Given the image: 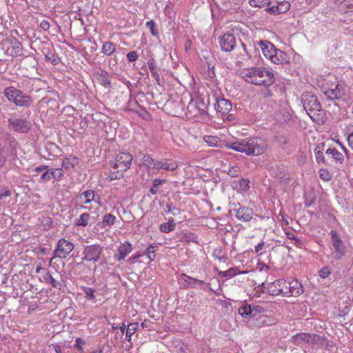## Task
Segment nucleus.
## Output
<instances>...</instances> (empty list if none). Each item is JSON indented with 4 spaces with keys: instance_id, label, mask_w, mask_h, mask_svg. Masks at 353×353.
I'll list each match as a JSON object with an SVG mask.
<instances>
[{
    "instance_id": "nucleus-1",
    "label": "nucleus",
    "mask_w": 353,
    "mask_h": 353,
    "mask_svg": "<svg viewBox=\"0 0 353 353\" xmlns=\"http://www.w3.org/2000/svg\"><path fill=\"white\" fill-rule=\"evenodd\" d=\"M243 78L247 82L256 85L268 87L274 82V74L263 67H254L242 72Z\"/></svg>"
},
{
    "instance_id": "nucleus-2",
    "label": "nucleus",
    "mask_w": 353,
    "mask_h": 353,
    "mask_svg": "<svg viewBox=\"0 0 353 353\" xmlns=\"http://www.w3.org/2000/svg\"><path fill=\"white\" fill-rule=\"evenodd\" d=\"M226 147L236 152H245L248 155L258 156L263 154L267 148L265 142L259 138H253L241 141L226 143Z\"/></svg>"
},
{
    "instance_id": "nucleus-3",
    "label": "nucleus",
    "mask_w": 353,
    "mask_h": 353,
    "mask_svg": "<svg viewBox=\"0 0 353 353\" xmlns=\"http://www.w3.org/2000/svg\"><path fill=\"white\" fill-rule=\"evenodd\" d=\"M132 156L129 152H119L110 162V172L108 179L110 181L119 179L123 177V172L130 168Z\"/></svg>"
},
{
    "instance_id": "nucleus-4",
    "label": "nucleus",
    "mask_w": 353,
    "mask_h": 353,
    "mask_svg": "<svg viewBox=\"0 0 353 353\" xmlns=\"http://www.w3.org/2000/svg\"><path fill=\"white\" fill-rule=\"evenodd\" d=\"M301 103L311 118L313 117L312 114L315 115L316 112L321 111V105L316 96L312 92H304L301 96Z\"/></svg>"
},
{
    "instance_id": "nucleus-5",
    "label": "nucleus",
    "mask_w": 353,
    "mask_h": 353,
    "mask_svg": "<svg viewBox=\"0 0 353 353\" xmlns=\"http://www.w3.org/2000/svg\"><path fill=\"white\" fill-rule=\"evenodd\" d=\"M246 319H248L247 326L250 329L271 326L276 323V320L273 316L265 314L246 318Z\"/></svg>"
},
{
    "instance_id": "nucleus-6",
    "label": "nucleus",
    "mask_w": 353,
    "mask_h": 353,
    "mask_svg": "<svg viewBox=\"0 0 353 353\" xmlns=\"http://www.w3.org/2000/svg\"><path fill=\"white\" fill-rule=\"evenodd\" d=\"M103 252V247L100 245L93 244L87 245L83 251L82 259L86 261L96 263L101 259V256Z\"/></svg>"
},
{
    "instance_id": "nucleus-7",
    "label": "nucleus",
    "mask_w": 353,
    "mask_h": 353,
    "mask_svg": "<svg viewBox=\"0 0 353 353\" xmlns=\"http://www.w3.org/2000/svg\"><path fill=\"white\" fill-rule=\"evenodd\" d=\"M264 312L265 309L262 306L248 303H243L238 310V313L244 319L262 315L261 313Z\"/></svg>"
},
{
    "instance_id": "nucleus-8",
    "label": "nucleus",
    "mask_w": 353,
    "mask_h": 353,
    "mask_svg": "<svg viewBox=\"0 0 353 353\" xmlns=\"http://www.w3.org/2000/svg\"><path fill=\"white\" fill-rule=\"evenodd\" d=\"M216 110L222 114H228L232 108V103L223 97H220L215 92H212V99Z\"/></svg>"
},
{
    "instance_id": "nucleus-9",
    "label": "nucleus",
    "mask_w": 353,
    "mask_h": 353,
    "mask_svg": "<svg viewBox=\"0 0 353 353\" xmlns=\"http://www.w3.org/2000/svg\"><path fill=\"white\" fill-rule=\"evenodd\" d=\"M74 249V245L64 239H60L54 251V257L65 258Z\"/></svg>"
},
{
    "instance_id": "nucleus-10",
    "label": "nucleus",
    "mask_w": 353,
    "mask_h": 353,
    "mask_svg": "<svg viewBox=\"0 0 353 353\" xmlns=\"http://www.w3.org/2000/svg\"><path fill=\"white\" fill-rule=\"evenodd\" d=\"M219 43L222 51L230 52L236 46V41L232 34L225 33L219 38Z\"/></svg>"
},
{
    "instance_id": "nucleus-11",
    "label": "nucleus",
    "mask_w": 353,
    "mask_h": 353,
    "mask_svg": "<svg viewBox=\"0 0 353 353\" xmlns=\"http://www.w3.org/2000/svg\"><path fill=\"white\" fill-rule=\"evenodd\" d=\"M8 123L14 131L20 133L27 132L32 125L30 121L21 119H10Z\"/></svg>"
},
{
    "instance_id": "nucleus-12",
    "label": "nucleus",
    "mask_w": 353,
    "mask_h": 353,
    "mask_svg": "<svg viewBox=\"0 0 353 353\" xmlns=\"http://www.w3.org/2000/svg\"><path fill=\"white\" fill-rule=\"evenodd\" d=\"M283 284H285V280L279 279L268 283L267 288L265 286V283H263L261 286L264 288H267V292L270 295L277 296L283 292Z\"/></svg>"
},
{
    "instance_id": "nucleus-13",
    "label": "nucleus",
    "mask_w": 353,
    "mask_h": 353,
    "mask_svg": "<svg viewBox=\"0 0 353 353\" xmlns=\"http://www.w3.org/2000/svg\"><path fill=\"white\" fill-rule=\"evenodd\" d=\"M303 292L302 284L296 279L289 281L288 292H285V296H299Z\"/></svg>"
},
{
    "instance_id": "nucleus-14",
    "label": "nucleus",
    "mask_w": 353,
    "mask_h": 353,
    "mask_svg": "<svg viewBox=\"0 0 353 353\" xmlns=\"http://www.w3.org/2000/svg\"><path fill=\"white\" fill-rule=\"evenodd\" d=\"M254 215L252 209L240 206L236 210V217L242 221L248 222L250 221Z\"/></svg>"
},
{
    "instance_id": "nucleus-15",
    "label": "nucleus",
    "mask_w": 353,
    "mask_h": 353,
    "mask_svg": "<svg viewBox=\"0 0 353 353\" xmlns=\"http://www.w3.org/2000/svg\"><path fill=\"white\" fill-rule=\"evenodd\" d=\"M316 337H319L316 334H310L309 333H299L292 337V343L296 345L302 344L303 342L310 343L313 342Z\"/></svg>"
},
{
    "instance_id": "nucleus-16",
    "label": "nucleus",
    "mask_w": 353,
    "mask_h": 353,
    "mask_svg": "<svg viewBox=\"0 0 353 353\" xmlns=\"http://www.w3.org/2000/svg\"><path fill=\"white\" fill-rule=\"evenodd\" d=\"M258 46L261 48L263 55L268 59H270L276 49L275 46L268 41L261 40L258 42Z\"/></svg>"
},
{
    "instance_id": "nucleus-17",
    "label": "nucleus",
    "mask_w": 353,
    "mask_h": 353,
    "mask_svg": "<svg viewBox=\"0 0 353 353\" xmlns=\"http://www.w3.org/2000/svg\"><path fill=\"white\" fill-rule=\"evenodd\" d=\"M270 60L275 64H284L288 62V57L284 51L276 48Z\"/></svg>"
},
{
    "instance_id": "nucleus-18",
    "label": "nucleus",
    "mask_w": 353,
    "mask_h": 353,
    "mask_svg": "<svg viewBox=\"0 0 353 353\" xmlns=\"http://www.w3.org/2000/svg\"><path fill=\"white\" fill-rule=\"evenodd\" d=\"M132 250V248L131 244L128 241H125L119 247V254L115 255V258L117 261L123 260L130 252H131Z\"/></svg>"
},
{
    "instance_id": "nucleus-19",
    "label": "nucleus",
    "mask_w": 353,
    "mask_h": 353,
    "mask_svg": "<svg viewBox=\"0 0 353 353\" xmlns=\"http://www.w3.org/2000/svg\"><path fill=\"white\" fill-rule=\"evenodd\" d=\"M32 103L33 101L31 97L23 94V92L21 91V94H19L17 97L14 104L17 106L28 108L32 104Z\"/></svg>"
},
{
    "instance_id": "nucleus-20",
    "label": "nucleus",
    "mask_w": 353,
    "mask_h": 353,
    "mask_svg": "<svg viewBox=\"0 0 353 353\" xmlns=\"http://www.w3.org/2000/svg\"><path fill=\"white\" fill-rule=\"evenodd\" d=\"M334 249V258L336 260L341 259L345 254V246L342 241L332 243Z\"/></svg>"
},
{
    "instance_id": "nucleus-21",
    "label": "nucleus",
    "mask_w": 353,
    "mask_h": 353,
    "mask_svg": "<svg viewBox=\"0 0 353 353\" xmlns=\"http://www.w3.org/2000/svg\"><path fill=\"white\" fill-rule=\"evenodd\" d=\"M325 94L327 99L332 100L335 99H340L343 96V91L339 88V85H336L333 89H328L325 91Z\"/></svg>"
},
{
    "instance_id": "nucleus-22",
    "label": "nucleus",
    "mask_w": 353,
    "mask_h": 353,
    "mask_svg": "<svg viewBox=\"0 0 353 353\" xmlns=\"http://www.w3.org/2000/svg\"><path fill=\"white\" fill-rule=\"evenodd\" d=\"M148 65L152 77L155 79L157 83L160 85V75L158 73L157 63L153 57L148 59Z\"/></svg>"
},
{
    "instance_id": "nucleus-23",
    "label": "nucleus",
    "mask_w": 353,
    "mask_h": 353,
    "mask_svg": "<svg viewBox=\"0 0 353 353\" xmlns=\"http://www.w3.org/2000/svg\"><path fill=\"white\" fill-rule=\"evenodd\" d=\"M5 94L9 101L15 103L17 97L21 94V90L10 87L5 90Z\"/></svg>"
},
{
    "instance_id": "nucleus-24",
    "label": "nucleus",
    "mask_w": 353,
    "mask_h": 353,
    "mask_svg": "<svg viewBox=\"0 0 353 353\" xmlns=\"http://www.w3.org/2000/svg\"><path fill=\"white\" fill-rule=\"evenodd\" d=\"M117 45L110 42H105L102 46L101 52L105 55L110 56L116 50Z\"/></svg>"
},
{
    "instance_id": "nucleus-25",
    "label": "nucleus",
    "mask_w": 353,
    "mask_h": 353,
    "mask_svg": "<svg viewBox=\"0 0 353 353\" xmlns=\"http://www.w3.org/2000/svg\"><path fill=\"white\" fill-rule=\"evenodd\" d=\"M79 199H84L83 203H89L95 199L94 192L92 190L84 191L79 196Z\"/></svg>"
},
{
    "instance_id": "nucleus-26",
    "label": "nucleus",
    "mask_w": 353,
    "mask_h": 353,
    "mask_svg": "<svg viewBox=\"0 0 353 353\" xmlns=\"http://www.w3.org/2000/svg\"><path fill=\"white\" fill-rule=\"evenodd\" d=\"M176 224L174 219L172 218L169 219L167 223H163L160 225L159 230L164 233H169L175 229Z\"/></svg>"
},
{
    "instance_id": "nucleus-27",
    "label": "nucleus",
    "mask_w": 353,
    "mask_h": 353,
    "mask_svg": "<svg viewBox=\"0 0 353 353\" xmlns=\"http://www.w3.org/2000/svg\"><path fill=\"white\" fill-rule=\"evenodd\" d=\"M139 327L138 323H130L125 330V339L130 341L131 336L137 332Z\"/></svg>"
},
{
    "instance_id": "nucleus-28",
    "label": "nucleus",
    "mask_w": 353,
    "mask_h": 353,
    "mask_svg": "<svg viewBox=\"0 0 353 353\" xmlns=\"http://www.w3.org/2000/svg\"><path fill=\"white\" fill-rule=\"evenodd\" d=\"M238 4V0H219L221 9L224 11L231 9L233 6Z\"/></svg>"
},
{
    "instance_id": "nucleus-29",
    "label": "nucleus",
    "mask_w": 353,
    "mask_h": 353,
    "mask_svg": "<svg viewBox=\"0 0 353 353\" xmlns=\"http://www.w3.org/2000/svg\"><path fill=\"white\" fill-rule=\"evenodd\" d=\"M250 181L248 179L241 178L236 185V188L241 192H246L249 188Z\"/></svg>"
},
{
    "instance_id": "nucleus-30",
    "label": "nucleus",
    "mask_w": 353,
    "mask_h": 353,
    "mask_svg": "<svg viewBox=\"0 0 353 353\" xmlns=\"http://www.w3.org/2000/svg\"><path fill=\"white\" fill-rule=\"evenodd\" d=\"M12 52V56H18L20 55L22 50V46L21 43L16 39H13L11 40Z\"/></svg>"
},
{
    "instance_id": "nucleus-31",
    "label": "nucleus",
    "mask_w": 353,
    "mask_h": 353,
    "mask_svg": "<svg viewBox=\"0 0 353 353\" xmlns=\"http://www.w3.org/2000/svg\"><path fill=\"white\" fill-rule=\"evenodd\" d=\"M326 154L327 157L331 155L336 161L341 162L343 160V154L335 148H328L326 151Z\"/></svg>"
},
{
    "instance_id": "nucleus-32",
    "label": "nucleus",
    "mask_w": 353,
    "mask_h": 353,
    "mask_svg": "<svg viewBox=\"0 0 353 353\" xmlns=\"http://www.w3.org/2000/svg\"><path fill=\"white\" fill-rule=\"evenodd\" d=\"M45 280L47 283H49L50 284H51V285L53 287V288H57L59 290H61L63 285L61 282L57 281L56 279H54L52 276L51 274H49V272H48L46 274V276L45 277Z\"/></svg>"
},
{
    "instance_id": "nucleus-33",
    "label": "nucleus",
    "mask_w": 353,
    "mask_h": 353,
    "mask_svg": "<svg viewBox=\"0 0 353 353\" xmlns=\"http://www.w3.org/2000/svg\"><path fill=\"white\" fill-rule=\"evenodd\" d=\"M178 168V163L171 159H166L163 161V169L173 171Z\"/></svg>"
},
{
    "instance_id": "nucleus-34",
    "label": "nucleus",
    "mask_w": 353,
    "mask_h": 353,
    "mask_svg": "<svg viewBox=\"0 0 353 353\" xmlns=\"http://www.w3.org/2000/svg\"><path fill=\"white\" fill-rule=\"evenodd\" d=\"M90 216L88 213H83L77 220L76 225L85 227L89 223Z\"/></svg>"
},
{
    "instance_id": "nucleus-35",
    "label": "nucleus",
    "mask_w": 353,
    "mask_h": 353,
    "mask_svg": "<svg viewBox=\"0 0 353 353\" xmlns=\"http://www.w3.org/2000/svg\"><path fill=\"white\" fill-rule=\"evenodd\" d=\"M220 277L230 279L237 274V269L230 268L226 271H220L218 273Z\"/></svg>"
},
{
    "instance_id": "nucleus-36",
    "label": "nucleus",
    "mask_w": 353,
    "mask_h": 353,
    "mask_svg": "<svg viewBox=\"0 0 353 353\" xmlns=\"http://www.w3.org/2000/svg\"><path fill=\"white\" fill-rule=\"evenodd\" d=\"M287 237L294 241V245L299 248H303V242L292 232H286Z\"/></svg>"
},
{
    "instance_id": "nucleus-37",
    "label": "nucleus",
    "mask_w": 353,
    "mask_h": 353,
    "mask_svg": "<svg viewBox=\"0 0 353 353\" xmlns=\"http://www.w3.org/2000/svg\"><path fill=\"white\" fill-rule=\"evenodd\" d=\"M45 59L46 61H50V63L53 65H57L59 63V59L55 55V54L49 50L48 52L45 53Z\"/></svg>"
},
{
    "instance_id": "nucleus-38",
    "label": "nucleus",
    "mask_w": 353,
    "mask_h": 353,
    "mask_svg": "<svg viewBox=\"0 0 353 353\" xmlns=\"http://www.w3.org/2000/svg\"><path fill=\"white\" fill-rule=\"evenodd\" d=\"M267 10L274 14H280L279 8V0L274 2H270L268 5Z\"/></svg>"
},
{
    "instance_id": "nucleus-39",
    "label": "nucleus",
    "mask_w": 353,
    "mask_h": 353,
    "mask_svg": "<svg viewBox=\"0 0 353 353\" xmlns=\"http://www.w3.org/2000/svg\"><path fill=\"white\" fill-rule=\"evenodd\" d=\"M165 181V179H154L152 181V186L150 189V193L156 194L158 191V186L162 185Z\"/></svg>"
},
{
    "instance_id": "nucleus-40",
    "label": "nucleus",
    "mask_w": 353,
    "mask_h": 353,
    "mask_svg": "<svg viewBox=\"0 0 353 353\" xmlns=\"http://www.w3.org/2000/svg\"><path fill=\"white\" fill-rule=\"evenodd\" d=\"M203 139L210 146H218L220 142V139L214 136H205Z\"/></svg>"
},
{
    "instance_id": "nucleus-41",
    "label": "nucleus",
    "mask_w": 353,
    "mask_h": 353,
    "mask_svg": "<svg viewBox=\"0 0 353 353\" xmlns=\"http://www.w3.org/2000/svg\"><path fill=\"white\" fill-rule=\"evenodd\" d=\"M75 163H77V159L75 157L72 160L68 158H64L62 161L61 166L65 169H68L70 166L74 167Z\"/></svg>"
},
{
    "instance_id": "nucleus-42",
    "label": "nucleus",
    "mask_w": 353,
    "mask_h": 353,
    "mask_svg": "<svg viewBox=\"0 0 353 353\" xmlns=\"http://www.w3.org/2000/svg\"><path fill=\"white\" fill-rule=\"evenodd\" d=\"M353 11V0H345L343 3V8H341V12H349Z\"/></svg>"
},
{
    "instance_id": "nucleus-43",
    "label": "nucleus",
    "mask_w": 353,
    "mask_h": 353,
    "mask_svg": "<svg viewBox=\"0 0 353 353\" xmlns=\"http://www.w3.org/2000/svg\"><path fill=\"white\" fill-rule=\"evenodd\" d=\"M115 220V216L111 214H108L104 216L103 219V223L105 225H112L114 223Z\"/></svg>"
},
{
    "instance_id": "nucleus-44",
    "label": "nucleus",
    "mask_w": 353,
    "mask_h": 353,
    "mask_svg": "<svg viewBox=\"0 0 353 353\" xmlns=\"http://www.w3.org/2000/svg\"><path fill=\"white\" fill-rule=\"evenodd\" d=\"M83 291L85 293V298L87 299L93 300L95 298L94 289L88 287H83Z\"/></svg>"
},
{
    "instance_id": "nucleus-45",
    "label": "nucleus",
    "mask_w": 353,
    "mask_h": 353,
    "mask_svg": "<svg viewBox=\"0 0 353 353\" xmlns=\"http://www.w3.org/2000/svg\"><path fill=\"white\" fill-rule=\"evenodd\" d=\"M279 8L280 14L284 13L290 9V3L286 1H281V0H279Z\"/></svg>"
},
{
    "instance_id": "nucleus-46",
    "label": "nucleus",
    "mask_w": 353,
    "mask_h": 353,
    "mask_svg": "<svg viewBox=\"0 0 353 353\" xmlns=\"http://www.w3.org/2000/svg\"><path fill=\"white\" fill-rule=\"evenodd\" d=\"M141 155L142 156L141 162L143 164L147 167L151 166L154 162V159L148 154H141Z\"/></svg>"
},
{
    "instance_id": "nucleus-47",
    "label": "nucleus",
    "mask_w": 353,
    "mask_h": 353,
    "mask_svg": "<svg viewBox=\"0 0 353 353\" xmlns=\"http://www.w3.org/2000/svg\"><path fill=\"white\" fill-rule=\"evenodd\" d=\"M156 246L151 245H150L145 252V254L148 256L150 261L154 260L155 257Z\"/></svg>"
},
{
    "instance_id": "nucleus-48",
    "label": "nucleus",
    "mask_w": 353,
    "mask_h": 353,
    "mask_svg": "<svg viewBox=\"0 0 353 353\" xmlns=\"http://www.w3.org/2000/svg\"><path fill=\"white\" fill-rule=\"evenodd\" d=\"M319 177L325 181H329L331 180L332 179V176L331 174H330V172L328 171H327L326 170H324V169H321L319 172Z\"/></svg>"
},
{
    "instance_id": "nucleus-49",
    "label": "nucleus",
    "mask_w": 353,
    "mask_h": 353,
    "mask_svg": "<svg viewBox=\"0 0 353 353\" xmlns=\"http://www.w3.org/2000/svg\"><path fill=\"white\" fill-rule=\"evenodd\" d=\"M51 170H48L45 172H43L40 178V181L41 182H46L50 181L51 179H52L53 174H52Z\"/></svg>"
},
{
    "instance_id": "nucleus-50",
    "label": "nucleus",
    "mask_w": 353,
    "mask_h": 353,
    "mask_svg": "<svg viewBox=\"0 0 353 353\" xmlns=\"http://www.w3.org/2000/svg\"><path fill=\"white\" fill-rule=\"evenodd\" d=\"M146 26L150 28L152 35L156 36L159 34L157 29L155 28V23L152 20L148 21Z\"/></svg>"
},
{
    "instance_id": "nucleus-51",
    "label": "nucleus",
    "mask_w": 353,
    "mask_h": 353,
    "mask_svg": "<svg viewBox=\"0 0 353 353\" xmlns=\"http://www.w3.org/2000/svg\"><path fill=\"white\" fill-rule=\"evenodd\" d=\"M185 241L188 243L193 242L195 243H198L197 236L194 235V234L190 233L185 234V236L183 237Z\"/></svg>"
},
{
    "instance_id": "nucleus-52",
    "label": "nucleus",
    "mask_w": 353,
    "mask_h": 353,
    "mask_svg": "<svg viewBox=\"0 0 353 353\" xmlns=\"http://www.w3.org/2000/svg\"><path fill=\"white\" fill-rule=\"evenodd\" d=\"M52 172H53V176L52 178H54V179L57 180V181H59L61 179L63 174V171L61 170V168L60 169H52Z\"/></svg>"
},
{
    "instance_id": "nucleus-53",
    "label": "nucleus",
    "mask_w": 353,
    "mask_h": 353,
    "mask_svg": "<svg viewBox=\"0 0 353 353\" xmlns=\"http://www.w3.org/2000/svg\"><path fill=\"white\" fill-rule=\"evenodd\" d=\"M139 57V54L137 51H131L127 54V59L129 62L135 61Z\"/></svg>"
},
{
    "instance_id": "nucleus-54",
    "label": "nucleus",
    "mask_w": 353,
    "mask_h": 353,
    "mask_svg": "<svg viewBox=\"0 0 353 353\" xmlns=\"http://www.w3.org/2000/svg\"><path fill=\"white\" fill-rule=\"evenodd\" d=\"M11 195V191L8 188H3L0 189V201L5 197L10 196Z\"/></svg>"
},
{
    "instance_id": "nucleus-55",
    "label": "nucleus",
    "mask_w": 353,
    "mask_h": 353,
    "mask_svg": "<svg viewBox=\"0 0 353 353\" xmlns=\"http://www.w3.org/2000/svg\"><path fill=\"white\" fill-rule=\"evenodd\" d=\"M85 344V341L82 338L78 337L76 339L75 347L80 352H83L82 345Z\"/></svg>"
},
{
    "instance_id": "nucleus-56",
    "label": "nucleus",
    "mask_w": 353,
    "mask_h": 353,
    "mask_svg": "<svg viewBox=\"0 0 353 353\" xmlns=\"http://www.w3.org/2000/svg\"><path fill=\"white\" fill-rule=\"evenodd\" d=\"M330 274L331 272L328 267H324L319 271V276L323 279L328 277Z\"/></svg>"
},
{
    "instance_id": "nucleus-57",
    "label": "nucleus",
    "mask_w": 353,
    "mask_h": 353,
    "mask_svg": "<svg viewBox=\"0 0 353 353\" xmlns=\"http://www.w3.org/2000/svg\"><path fill=\"white\" fill-rule=\"evenodd\" d=\"M181 276L183 278H186L188 279H190V283H198L199 285H203L204 283V281H203L201 280H199V279H194V278H192V277L189 276H188V275H186L185 274H182Z\"/></svg>"
},
{
    "instance_id": "nucleus-58",
    "label": "nucleus",
    "mask_w": 353,
    "mask_h": 353,
    "mask_svg": "<svg viewBox=\"0 0 353 353\" xmlns=\"http://www.w3.org/2000/svg\"><path fill=\"white\" fill-rule=\"evenodd\" d=\"M330 234L332 235V243H334V242H339L340 241H342L341 239L339 234L336 230H331Z\"/></svg>"
},
{
    "instance_id": "nucleus-59",
    "label": "nucleus",
    "mask_w": 353,
    "mask_h": 353,
    "mask_svg": "<svg viewBox=\"0 0 353 353\" xmlns=\"http://www.w3.org/2000/svg\"><path fill=\"white\" fill-rule=\"evenodd\" d=\"M166 212H171L174 215H176V214L179 213V210L177 208L174 207V206H172L171 205L168 204L167 205V210H166Z\"/></svg>"
},
{
    "instance_id": "nucleus-60",
    "label": "nucleus",
    "mask_w": 353,
    "mask_h": 353,
    "mask_svg": "<svg viewBox=\"0 0 353 353\" xmlns=\"http://www.w3.org/2000/svg\"><path fill=\"white\" fill-rule=\"evenodd\" d=\"M315 157H316V160L318 163H320V162H322L324 161L323 153L321 150H318V152H316Z\"/></svg>"
},
{
    "instance_id": "nucleus-61",
    "label": "nucleus",
    "mask_w": 353,
    "mask_h": 353,
    "mask_svg": "<svg viewBox=\"0 0 353 353\" xmlns=\"http://www.w3.org/2000/svg\"><path fill=\"white\" fill-rule=\"evenodd\" d=\"M50 23L47 20H43L40 23V27L43 30H49L50 28Z\"/></svg>"
},
{
    "instance_id": "nucleus-62",
    "label": "nucleus",
    "mask_w": 353,
    "mask_h": 353,
    "mask_svg": "<svg viewBox=\"0 0 353 353\" xmlns=\"http://www.w3.org/2000/svg\"><path fill=\"white\" fill-rule=\"evenodd\" d=\"M99 80L101 81V83L105 86L110 84V82L108 80V77H105V75H101Z\"/></svg>"
},
{
    "instance_id": "nucleus-63",
    "label": "nucleus",
    "mask_w": 353,
    "mask_h": 353,
    "mask_svg": "<svg viewBox=\"0 0 353 353\" xmlns=\"http://www.w3.org/2000/svg\"><path fill=\"white\" fill-rule=\"evenodd\" d=\"M152 164H153L154 169H157V170L163 169V161H154Z\"/></svg>"
},
{
    "instance_id": "nucleus-64",
    "label": "nucleus",
    "mask_w": 353,
    "mask_h": 353,
    "mask_svg": "<svg viewBox=\"0 0 353 353\" xmlns=\"http://www.w3.org/2000/svg\"><path fill=\"white\" fill-rule=\"evenodd\" d=\"M348 144L353 150V132L347 137Z\"/></svg>"
}]
</instances>
